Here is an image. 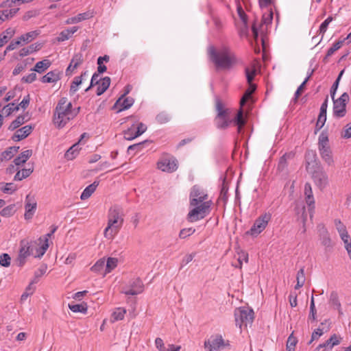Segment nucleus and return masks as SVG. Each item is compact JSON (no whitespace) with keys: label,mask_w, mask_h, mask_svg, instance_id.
<instances>
[{"label":"nucleus","mask_w":351,"mask_h":351,"mask_svg":"<svg viewBox=\"0 0 351 351\" xmlns=\"http://www.w3.org/2000/svg\"><path fill=\"white\" fill-rule=\"evenodd\" d=\"M80 108H73L67 98L62 97L58 102L53 113V123L58 128H64L67 123L78 114Z\"/></svg>","instance_id":"1"},{"label":"nucleus","mask_w":351,"mask_h":351,"mask_svg":"<svg viewBox=\"0 0 351 351\" xmlns=\"http://www.w3.org/2000/svg\"><path fill=\"white\" fill-rule=\"evenodd\" d=\"M123 223L122 209L118 206L111 207L108 214L107 226L104 229L105 238L112 240L118 234Z\"/></svg>","instance_id":"2"},{"label":"nucleus","mask_w":351,"mask_h":351,"mask_svg":"<svg viewBox=\"0 0 351 351\" xmlns=\"http://www.w3.org/2000/svg\"><path fill=\"white\" fill-rule=\"evenodd\" d=\"M208 54L212 61L219 68L230 69L237 62L234 53L225 46L217 51L214 47L210 46L208 48Z\"/></svg>","instance_id":"3"},{"label":"nucleus","mask_w":351,"mask_h":351,"mask_svg":"<svg viewBox=\"0 0 351 351\" xmlns=\"http://www.w3.org/2000/svg\"><path fill=\"white\" fill-rule=\"evenodd\" d=\"M38 245L36 241L30 242L27 239L21 240L20 242V248L18 256L16 259V263L19 267H22L26 263L27 257L30 255H35L38 252L39 247L36 249V252L34 253V246Z\"/></svg>","instance_id":"4"},{"label":"nucleus","mask_w":351,"mask_h":351,"mask_svg":"<svg viewBox=\"0 0 351 351\" xmlns=\"http://www.w3.org/2000/svg\"><path fill=\"white\" fill-rule=\"evenodd\" d=\"M211 205V200L197 205H190L193 208L188 214V220L191 222H195L204 219L210 213Z\"/></svg>","instance_id":"5"},{"label":"nucleus","mask_w":351,"mask_h":351,"mask_svg":"<svg viewBox=\"0 0 351 351\" xmlns=\"http://www.w3.org/2000/svg\"><path fill=\"white\" fill-rule=\"evenodd\" d=\"M254 311L247 307H239L234 310V318L236 325L240 328L243 325L247 326L251 324L254 319Z\"/></svg>","instance_id":"6"},{"label":"nucleus","mask_w":351,"mask_h":351,"mask_svg":"<svg viewBox=\"0 0 351 351\" xmlns=\"http://www.w3.org/2000/svg\"><path fill=\"white\" fill-rule=\"evenodd\" d=\"M228 346V341L224 340L221 335H211L204 341L206 351H221Z\"/></svg>","instance_id":"7"},{"label":"nucleus","mask_w":351,"mask_h":351,"mask_svg":"<svg viewBox=\"0 0 351 351\" xmlns=\"http://www.w3.org/2000/svg\"><path fill=\"white\" fill-rule=\"evenodd\" d=\"M257 70L254 65L252 66L251 68L245 69V74L247 82L249 84V88L245 90L243 97L240 101L241 106H243L246 101L250 98L252 94L256 90V86L254 84H252V82L254 79V75H256Z\"/></svg>","instance_id":"8"},{"label":"nucleus","mask_w":351,"mask_h":351,"mask_svg":"<svg viewBox=\"0 0 351 351\" xmlns=\"http://www.w3.org/2000/svg\"><path fill=\"white\" fill-rule=\"evenodd\" d=\"M271 219V215L269 213H265L258 217L250 230L247 232V234L252 237H256L261 233L268 225Z\"/></svg>","instance_id":"9"},{"label":"nucleus","mask_w":351,"mask_h":351,"mask_svg":"<svg viewBox=\"0 0 351 351\" xmlns=\"http://www.w3.org/2000/svg\"><path fill=\"white\" fill-rule=\"evenodd\" d=\"M144 285L139 278L131 279L122 289L121 292L128 295H135L143 293Z\"/></svg>","instance_id":"10"},{"label":"nucleus","mask_w":351,"mask_h":351,"mask_svg":"<svg viewBox=\"0 0 351 351\" xmlns=\"http://www.w3.org/2000/svg\"><path fill=\"white\" fill-rule=\"evenodd\" d=\"M349 99V95L347 93H343L339 98L333 100V113L337 117H343L346 114V103Z\"/></svg>","instance_id":"11"},{"label":"nucleus","mask_w":351,"mask_h":351,"mask_svg":"<svg viewBox=\"0 0 351 351\" xmlns=\"http://www.w3.org/2000/svg\"><path fill=\"white\" fill-rule=\"evenodd\" d=\"M217 115L216 117V125L218 128H226L232 122L228 117V110L223 109L222 104L218 101L217 102Z\"/></svg>","instance_id":"12"},{"label":"nucleus","mask_w":351,"mask_h":351,"mask_svg":"<svg viewBox=\"0 0 351 351\" xmlns=\"http://www.w3.org/2000/svg\"><path fill=\"white\" fill-rule=\"evenodd\" d=\"M157 167L162 171L171 173L178 168L177 160L171 156H163L158 162Z\"/></svg>","instance_id":"13"},{"label":"nucleus","mask_w":351,"mask_h":351,"mask_svg":"<svg viewBox=\"0 0 351 351\" xmlns=\"http://www.w3.org/2000/svg\"><path fill=\"white\" fill-rule=\"evenodd\" d=\"M207 193L199 186H194L190 193V205H197L208 202Z\"/></svg>","instance_id":"14"},{"label":"nucleus","mask_w":351,"mask_h":351,"mask_svg":"<svg viewBox=\"0 0 351 351\" xmlns=\"http://www.w3.org/2000/svg\"><path fill=\"white\" fill-rule=\"evenodd\" d=\"M304 196L305 202L308 206V212L311 219L313 218L315 210V199L313 195L311 186L309 183H306L304 185Z\"/></svg>","instance_id":"15"},{"label":"nucleus","mask_w":351,"mask_h":351,"mask_svg":"<svg viewBox=\"0 0 351 351\" xmlns=\"http://www.w3.org/2000/svg\"><path fill=\"white\" fill-rule=\"evenodd\" d=\"M313 179L315 184L320 189H324L328 184V176L322 169L315 171L313 174Z\"/></svg>","instance_id":"16"},{"label":"nucleus","mask_w":351,"mask_h":351,"mask_svg":"<svg viewBox=\"0 0 351 351\" xmlns=\"http://www.w3.org/2000/svg\"><path fill=\"white\" fill-rule=\"evenodd\" d=\"M84 62V57L82 53H77L74 54L70 64L66 69V75H71L73 71L82 64Z\"/></svg>","instance_id":"17"},{"label":"nucleus","mask_w":351,"mask_h":351,"mask_svg":"<svg viewBox=\"0 0 351 351\" xmlns=\"http://www.w3.org/2000/svg\"><path fill=\"white\" fill-rule=\"evenodd\" d=\"M341 340L342 337L337 334H333L327 341L319 344L317 348H324L326 351H330L334 346L340 344Z\"/></svg>","instance_id":"18"},{"label":"nucleus","mask_w":351,"mask_h":351,"mask_svg":"<svg viewBox=\"0 0 351 351\" xmlns=\"http://www.w3.org/2000/svg\"><path fill=\"white\" fill-rule=\"evenodd\" d=\"M57 227H53L51 230V232L46 234L44 239H42L41 238L38 240V245L39 247V251L35 255L36 257H41L44 255V254L46 252L48 247H49V238L56 231Z\"/></svg>","instance_id":"19"},{"label":"nucleus","mask_w":351,"mask_h":351,"mask_svg":"<svg viewBox=\"0 0 351 351\" xmlns=\"http://www.w3.org/2000/svg\"><path fill=\"white\" fill-rule=\"evenodd\" d=\"M274 0H258V3L261 8H267L269 11L268 15L265 16L263 15V20L265 23H270L273 19V12L271 11V6Z\"/></svg>","instance_id":"20"},{"label":"nucleus","mask_w":351,"mask_h":351,"mask_svg":"<svg viewBox=\"0 0 351 351\" xmlns=\"http://www.w3.org/2000/svg\"><path fill=\"white\" fill-rule=\"evenodd\" d=\"M31 125H25L24 127L17 130L12 136V140L14 141H19L25 138L32 131Z\"/></svg>","instance_id":"21"},{"label":"nucleus","mask_w":351,"mask_h":351,"mask_svg":"<svg viewBox=\"0 0 351 351\" xmlns=\"http://www.w3.org/2000/svg\"><path fill=\"white\" fill-rule=\"evenodd\" d=\"M25 219H31L36 210V203L35 202H31L30 196L28 195L25 198Z\"/></svg>","instance_id":"22"},{"label":"nucleus","mask_w":351,"mask_h":351,"mask_svg":"<svg viewBox=\"0 0 351 351\" xmlns=\"http://www.w3.org/2000/svg\"><path fill=\"white\" fill-rule=\"evenodd\" d=\"M32 151L31 149H27L21 153V154L16 157L13 162L15 166L19 167L23 165L32 156Z\"/></svg>","instance_id":"23"},{"label":"nucleus","mask_w":351,"mask_h":351,"mask_svg":"<svg viewBox=\"0 0 351 351\" xmlns=\"http://www.w3.org/2000/svg\"><path fill=\"white\" fill-rule=\"evenodd\" d=\"M77 27H72L62 31L57 38V40L58 42H64L69 40L71 36L77 31Z\"/></svg>","instance_id":"24"},{"label":"nucleus","mask_w":351,"mask_h":351,"mask_svg":"<svg viewBox=\"0 0 351 351\" xmlns=\"http://www.w3.org/2000/svg\"><path fill=\"white\" fill-rule=\"evenodd\" d=\"M134 100L132 97H128L124 98L121 96L116 102V105L121 106L119 111H122L130 108L134 104Z\"/></svg>","instance_id":"25"},{"label":"nucleus","mask_w":351,"mask_h":351,"mask_svg":"<svg viewBox=\"0 0 351 351\" xmlns=\"http://www.w3.org/2000/svg\"><path fill=\"white\" fill-rule=\"evenodd\" d=\"M329 302L335 309L337 310L340 315H342L343 314L341 308V305L339 302L338 294L337 292H331L329 298Z\"/></svg>","instance_id":"26"},{"label":"nucleus","mask_w":351,"mask_h":351,"mask_svg":"<svg viewBox=\"0 0 351 351\" xmlns=\"http://www.w3.org/2000/svg\"><path fill=\"white\" fill-rule=\"evenodd\" d=\"M40 31L38 30H34V31H32V32H27L26 34H24L23 35H21L20 37H19L18 38L19 39V40H21V43H23V44H27L30 42H32V40H34V39H36L40 34Z\"/></svg>","instance_id":"27"},{"label":"nucleus","mask_w":351,"mask_h":351,"mask_svg":"<svg viewBox=\"0 0 351 351\" xmlns=\"http://www.w3.org/2000/svg\"><path fill=\"white\" fill-rule=\"evenodd\" d=\"M98 185L99 182L95 181L93 183L86 186L80 195L81 199L85 200L89 198L91 196V195L95 191Z\"/></svg>","instance_id":"28"},{"label":"nucleus","mask_w":351,"mask_h":351,"mask_svg":"<svg viewBox=\"0 0 351 351\" xmlns=\"http://www.w3.org/2000/svg\"><path fill=\"white\" fill-rule=\"evenodd\" d=\"M126 313V309L122 307H118L114 309L111 315V322L123 320Z\"/></svg>","instance_id":"29"},{"label":"nucleus","mask_w":351,"mask_h":351,"mask_svg":"<svg viewBox=\"0 0 351 351\" xmlns=\"http://www.w3.org/2000/svg\"><path fill=\"white\" fill-rule=\"evenodd\" d=\"M110 78L109 77H105L102 78L98 84L97 89V95H102L110 86Z\"/></svg>","instance_id":"30"},{"label":"nucleus","mask_w":351,"mask_h":351,"mask_svg":"<svg viewBox=\"0 0 351 351\" xmlns=\"http://www.w3.org/2000/svg\"><path fill=\"white\" fill-rule=\"evenodd\" d=\"M334 223L335 228L337 230L341 238L346 237V236L349 235L346 226L341 221L340 219H335Z\"/></svg>","instance_id":"31"},{"label":"nucleus","mask_w":351,"mask_h":351,"mask_svg":"<svg viewBox=\"0 0 351 351\" xmlns=\"http://www.w3.org/2000/svg\"><path fill=\"white\" fill-rule=\"evenodd\" d=\"M118 259L117 258L109 257L107 261H105V272L104 276L106 274L111 272L114 269H115L117 266Z\"/></svg>","instance_id":"32"},{"label":"nucleus","mask_w":351,"mask_h":351,"mask_svg":"<svg viewBox=\"0 0 351 351\" xmlns=\"http://www.w3.org/2000/svg\"><path fill=\"white\" fill-rule=\"evenodd\" d=\"M33 172V168L23 169L16 172L14 177V180L21 181L29 177Z\"/></svg>","instance_id":"33"},{"label":"nucleus","mask_w":351,"mask_h":351,"mask_svg":"<svg viewBox=\"0 0 351 351\" xmlns=\"http://www.w3.org/2000/svg\"><path fill=\"white\" fill-rule=\"evenodd\" d=\"M19 147H10L1 154V160H10L17 152Z\"/></svg>","instance_id":"34"},{"label":"nucleus","mask_w":351,"mask_h":351,"mask_svg":"<svg viewBox=\"0 0 351 351\" xmlns=\"http://www.w3.org/2000/svg\"><path fill=\"white\" fill-rule=\"evenodd\" d=\"M59 78V75L57 73L50 71L42 77L41 82L43 83H53L56 82Z\"/></svg>","instance_id":"35"},{"label":"nucleus","mask_w":351,"mask_h":351,"mask_svg":"<svg viewBox=\"0 0 351 351\" xmlns=\"http://www.w3.org/2000/svg\"><path fill=\"white\" fill-rule=\"evenodd\" d=\"M50 64L51 62L49 60L39 61L36 64L33 71L40 73H43L50 66Z\"/></svg>","instance_id":"36"},{"label":"nucleus","mask_w":351,"mask_h":351,"mask_svg":"<svg viewBox=\"0 0 351 351\" xmlns=\"http://www.w3.org/2000/svg\"><path fill=\"white\" fill-rule=\"evenodd\" d=\"M87 75V71H84L82 73L80 76L75 77L74 78L73 82H72L70 88V91L72 93H75L77 90L78 86L82 82V78Z\"/></svg>","instance_id":"37"},{"label":"nucleus","mask_w":351,"mask_h":351,"mask_svg":"<svg viewBox=\"0 0 351 351\" xmlns=\"http://www.w3.org/2000/svg\"><path fill=\"white\" fill-rule=\"evenodd\" d=\"M321 158L329 166L333 165L334 160L331 149L319 152Z\"/></svg>","instance_id":"38"},{"label":"nucleus","mask_w":351,"mask_h":351,"mask_svg":"<svg viewBox=\"0 0 351 351\" xmlns=\"http://www.w3.org/2000/svg\"><path fill=\"white\" fill-rule=\"evenodd\" d=\"M305 280H306V278H305V275H304V269L302 267L297 273V276H296L297 284L295 286V289H298L301 288L304 285V284L305 282Z\"/></svg>","instance_id":"39"},{"label":"nucleus","mask_w":351,"mask_h":351,"mask_svg":"<svg viewBox=\"0 0 351 351\" xmlns=\"http://www.w3.org/2000/svg\"><path fill=\"white\" fill-rule=\"evenodd\" d=\"M238 255V264L234 265L235 267L241 268L243 261L247 263L248 262V254L243 250H239L237 252Z\"/></svg>","instance_id":"40"},{"label":"nucleus","mask_w":351,"mask_h":351,"mask_svg":"<svg viewBox=\"0 0 351 351\" xmlns=\"http://www.w3.org/2000/svg\"><path fill=\"white\" fill-rule=\"evenodd\" d=\"M79 143L74 144L66 152L65 156L69 160L73 159L79 152Z\"/></svg>","instance_id":"41"},{"label":"nucleus","mask_w":351,"mask_h":351,"mask_svg":"<svg viewBox=\"0 0 351 351\" xmlns=\"http://www.w3.org/2000/svg\"><path fill=\"white\" fill-rule=\"evenodd\" d=\"M25 121V117L23 115L18 116L10 125L9 130H14L21 125H23Z\"/></svg>","instance_id":"42"},{"label":"nucleus","mask_w":351,"mask_h":351,"mask_svg":"<svg viewBox=\"0 0 351 351\" xmlns=\"http://www.w3.org/2000/svg\"><path fill=\"white\" fill-rule=\"evenodd\" d=\"M321 242L322 244L326 247H331V239L330 238L329 234L326 229L323 228V231L321 233Z\"/></svg>","instance_id":"43"},{"label":"nucleus","mask_w":351,"mask_h":351,"mask_svg":"<svg viewBox=\"0 0 351 351\" xmlns=\"http://www.w3.org/2000/svg\"><path fill=\"white\" fill-rule=\"evenodd\" d=\"M234 123L238 126V132H240L243 126L245 125V121L243 117V111L240 110L234 119Z\"/></svg>","instance_id":"44"},{"label":"nucleus","mask_w":351,"mask_h":351,"mask_svg":"<svg viewBox=\"0 0 351 351\" xmlns=\"http://www.w3.org/2000/svg\"><path fill=\"white\" fill-rule=\"evenodd\" d=\"M329 328L324 330V328H321L320 326L315 330L311 335V339L308 342V344H311L313 341L318 339L321 336H322L325 332H326Z\"/></svg>","instance_id":"45"},{"label":"nucleus","mask_w":351,"mask_h":351,"mask_svg":"<svg viewBox=\"0 0 351 351\" xmlns=\"http://www.w3.org/2000/svg\"><path fill=\"white\" fill-rule=\"evenodd\" d=\"M105 266V259L101 258L98 260L90 268V270L95 273H100Z\"/></svg>","instance_id":"46"},{"label":"nucleus","mask_w":351,"mask_h":351,"mask_svg":"<svg viewBox=\"0 0 351 351\" xmlns=\"http://www.w3.org/2000/svg\"><path fill=\"white\" fill-rule=\"evenodd\" d=\"M69 309L73 313H85L87 311L86 305L82 304H69Z\"/></svg>","instance_id":"47"},{"label":"nucleus","mask_w":351,"mask_h":351,"mask_svg":"<svg viewBox=\"0 0 351 351\" xmlns=\"http://www.w3.org/2000/svg\"><path fill=\"white\" fill-rule=\"evenodd\" d=\"M343 40H339L336 43H335L332 46L328 49L326 56L324 59L328 58V57L331 56L337 50L340 49L343 45Z\"/></svg>","instance_id":"48"},{"label":"nucleus","mask_w":351,"mask_h":351,"mask_svg":"<svg viewBox=\"0 0 351 351\" xmlns=\"http://www.w3.org/2000/svg\"><path fill=\"white\" fill-rule=\"evenodd\" d=\"M293 156H294V154L292 152L285 153L280 158L279 163H278V168L282 169H284L287 165V160L288 159L293 158Z\"/></svg>","instance_id":"49"},{"label":"nucleus","mask_w":351,"mask_h":351,"mask_svg":"<svg viewBox=\"0 0 351 351\" xmlns=\"http://www.w3.org/2000/svg\"><path fill=\"white\" fill-rule=\"evenodd\" d=\"M18 110L19 106H15L14 103H10L3 108V114H5L6 116H9L13 112L17 111Z\"/></svg>","instance_id":"50"},{"label":"nucleus","mask_w":351,"mask_h":351,"mask_svg":"<svg viewBox=\"0 0 351 351\" xmlns=\"http://www.w3.org/2000/svg\"><path fill=\"white\" fill-rule=\"evenodd\" d=\"M93 16V12L92 11H87L83 13L78 14L77 16H75L77 23L89 19Z\"/></svg>","instance_id":"51"},{"label":"nucleus","mask_w":351,"mask_h":351,"mask_svg":"<svg viewBox=\"0 0 351 351\" xmlns=\"http://www.w3.org/2000/svg\"><path fill=\"white\" fill-rule=\"evenodd\" d=\"M237 13L238 15L241 19V21L243 22L245 29H247V15L245 13L244 10L241 8V5L237 6Z\"/></svg>","instance_id":"52"},{"label":"nucleus","mask_w":351,"mask_h":351,"mask_svg":"<svg viewBox=\"0 0 351 351\" xmlns=\"http://www.w3.org/2000/svg\"><path fill=\"white\" fill-rule=\"evenodd\" d=\"M328 136L326 132H322L318 138V147H322L324 145H328Z\"/></svg>","instance_id":"53"},{"label":"nucleus","mask_w":351,"mask_h":351,"mask_svg":"<svg viewBox=\"0 0 351 351\" xmlns=\"http://www.w3.org/2000/svg\"><path fill=\"white\" fill-rule=\"evenodd\" d=\"M136 135V126L134 125H132L130 128H129L128 130L124 131V138L126 140L132 141L135 138H129V136H134Z\"/></svg>","instance_id":"54"},{"label":"nucleus","mask_w":351,"mask_h":351,"mask_svg":"<svg viewBox=\"0 0 351 351\" xmlns=\"http://www.w3.org/2000/svg\"><path fill=\"white\" fill-rule=\"evenodd\" d=\"M195 230L192 228H184L180 230L179 237L180 239H185L195 232Z\"/></svg>","instance_id":"55"},{"label":"nucleus","mask_w":351,"mask_h":351,"mask_svg":"<svg viewBox=\"0 0 351 351\" xmlns=\"http://www.w3.org/2000/svg\"><path fill=\"white\" fill-rule=\"evenodd\" d=\"M17 187L13 183H6L5 186L2 189L4 193L12 194L16 191Z\"/></svg>","instance_id":"56"},{"label":"nucleus","mask_w":351,"mask_h":351,"mask_svg":"<svg viewBox=\"0 0 351 351\" xmlns=\"http://www.w3.org/2000/svg\"><path fill=\"white\" fill-rule=\"evenodd\" d=\"M147 130V126L143 123H139L136 127V135L132 136V138H136L143 134ZM129 138H132V136H129Z\"/></svg>","instance_id":"57"},{"label":"nucleus","mask_w":351,"mask_h":351,"mask_svg":"<svg viewBox=\"0 0 351 351\" xmlns=\"http://www.w3.org/2000/svg\"><path fill=\"white\" fill-rule=\"evenodd\" d=\"M14 206L10 205V206L3 208L1 210L0 213L3 217H10V216L14 214Z\"/></svg>","instance_id":"58"},{"label":"nucleus","mask_w":351,"mask_h":351,"mask_svg":"<svg viewBox=\"0 0 351 351\" xmlns=\"http://www.w3.org/2000/svg\"><path fill=\"white\" fill-rule=\"evenodd\" d=\"M10 256L8 254L0 255V265L3 267H8L10 265Z\"/></svg>","instance_id":"59"},{"label":"nucleus","mask_w":351,"mask_h":351,"mask_svg":"<svg viewBox=\"0 0 351 351\" xmlns=\"http://www.w3.org/2000/svg\"><path fill=\"white\" fill-rule=\"evenodd\" d=\"M332 21V17L328 16L320 25L319 27V32L324 34L328 28V25Z\"/></svg>","instance_id":"60"},{"label":"nucleus","mask_w":351,"mask_h":351,"mask_svg":"<svg viewBox=\"0 0 351 351\" xmlns=\"http://www.w3.org/2000/svg\"><path fill=\"white\" fill-rule=\"evenodd\" d=\"M326 121V115H320L319 114L317 121L316 123V131L319 130L325 124Z\"/></svg>","instance_id":"61"},{"label":"nucleus","mask_w":351,"mask_h":351,"mask_svg":"<svg viewBox=\"0 0 351 351\" xmlns=\"http://www.w3.org/2000/svg\"><path fill=\"white\" fill-rule=\"evenodd\" d=\"M99 74L95 73L91 78L90 86L85 90V91H88L92 86L95 85H98L100 82V79L99 78Z\"/></svg>","instance_id":"62"},{"label":"nucleus","mask_w":351,"mask_h":351,"mask_svg":"<svg viewBox=\"0 0 351 351\" xmlns=\"http://www.w3.org/2000/svg\"><path fill=\"white\" fill-rule=\"evenodd\" d=\"M169 119H170L169 116L167 114L164 113V112L160 113L156 117L157 121L160 123H165L169 121Z\"/></svg>","instance_id":"63"},{"label":"nucleus","mask_w":351,"mask_h":351,"mask_svg":"<svg viewBox=\"0 0 351 351\" xmlns=\"http://www.w3.org/2000/svg\"><path fill=\"white\" fill-rule=\"evenodd\" d=\"M36 79V74L34 72H32L27 75L23 76L22 78V82L25 83H32Z\"/></svg>","instance_id":"64"}]
</instances>
